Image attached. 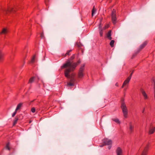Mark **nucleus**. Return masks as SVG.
Instances as JSON below:
<instances>
[{
    "label": "nucleus",
    "instance_id": "nucleus-24",
    "mask_svg": "<svg viewBox=\"0 0 155 155\" xmlns=\"http://www.w3.org/2000/svg\"><path fill=\"white\" fill-rule=\"evenodd\" d=\"M96 10L94 6L93 7V8L92 9V10L91 15H92V16H93L94 14L95 13V12H96Z\"/></svg>",
    "mask_w": 155,
    "mask_h": 155
},
{
    "label": "nucleus",
    "instance_id": "nucleus-40",
    "mask_svg": "<svg viewBox=\"0 0 155 155\" xmlns=\"http://www.w3.org/2000/svg\"><path fill=\"white\" fill-rule=\"evenodd\" d=\"M154 94H155V86H154Z\"/></svg>",
    "mask_w": 155,
    "mask_h": 155
},
{
    "label": "nucleus",
    "instance_id": "nucleus-35",
    "mask_svg": "<svg viewBox=\"0 0 155 155\" xmlns=\"http://www.w3.org/2000/svg\"><path fill=\"white\" fill-rule=\"evenodd\" d=\"M40 37L41 38H44V34L43 32H42L41 33Z\"/></svg>",
    "mask_w": 155,
    "mask_h": 155
},
{
    "label": "nucleus",
    "instance_id": "nucleus-43",
    "mask_svg": "<svg viewBox=\"0 0 155 155\" xmlns=\"http://www.w3.org/2000/svg\"><path fill=\"white\" fill-rule=\"evenodd\" d=\"M31 121H30V122H29V123H31Z\"/></svg>",
    "mask_w": 155,
    "mask_h": 155
},
{
    "label": "nucleus",
    "instance_id": "nucleus-30",
    "mask_svg": "<svg viewBox=\"0 0 155 155\" xmlns=\"http://www.w3.org/2000/svg\"><path fill=\"white\" fill-rule=\"evenodd\" d=\"M35 55H34L33 56L31 60V61H30L31 63H33L35 62Z\"/></svg>",
    "mask_w": 155,
    "mask_h": 155
},
{
    "label": "nucleus",
    "instance_id": "nucleus-29",
    "mask_svg": "<svg viewBox=\"0 0 155 155\" xmlns=\"http://www.w3.org/2000/svg\"><path fill=\"white\" fill-rule=\"evenodd\" d=\"M6 149L8 150H10V143L9 142L8 143L6 144Z\"/></svg>",
    "mask_w": 155,
    "mask_h": 155
},
{
    "label": "nucleus",
    "instance_id": "nucleus-6",
    "mask_svg": "<svg viewBox=\"0 0 155 155\" xmlns=\"http://www.w3.org/2000/svg\"><path fill=\"white\" fill-rule=\"evenodd\" d=\"M150 146V144L149 143L147 144L144 147L141 155H147L149 148Z\"/></svg>",
    "mask_w": 155,
    "mask_h": 155
},
{
    "label": "nucleus",
    "instance_id": "nucleus-21",
    "mask_svg": "<svg viewBox=\"0 0 155 155\" xmlns=\"http://www.w3.org/2000/svg\"><path fill=\"white\" fill-rule=\"evenodd\" d=\"M35 78L34 77H33L31 78L29 80L28 83H31L33 82L35 80Z\"/></svg>",
    "mask_w": 155,
    "mask_h": 155
},
{
    "label": "nucleus",
    "instance_id": "nucleus-41",
    "mask_svg": "<svg viewBox=\"0 0 155 155\" xmlns=\"http://www.w3.org/2000/svg\"><path fill=\"white\" fill-rule=\"evenodd\" d=\"M35 100H33V101H31V102H33L34 101H35Z\"/></svg>",
    "mask_w": 155,
    "mask_h": 155
},
{
    "label": "nucleus",
    "instance_id": "nucleus-39",
    "mask_svg": "<svg viewBox=\"0 0 155 155\" xmlns=\"http://www.w3.org/2000/svg\"><path fill=\"white\" fill-rule=\"evenodd\" d=\"M111 148V146H109V147H108V149H109V150H110V149Z\"/></svg>",
    "mask_w": 155,
    "mask_h": 155
},
{
    "label": "nucleus",
    "instance_id": "nucleus-12",
    "mask_svg": "<svg viewBox=\"0 0 155 155\" xmlns=\"http://www.w3.org/2000/svg\"><path fill=\"white\" fill-rule=\"evenodd\" d=\"M130 80V77H128L124 81L122 87L121 88H124V87L127 84H128Z\"/></svg>",
    "mask_w": 155,
    "mask_h": 155
},
{
    "label": "nucleus",
    "instance_id": "nucleus-27",
    "mask_svg": "<svg viewBox=\"0 0 155 155\" xmlns=\"http://www.w3.org/2000/svg\"><path fill=\"white\" fill-rule=\"evenodd\" d=\"M7 33V30L5 28H4L0 33L1 34H5Z\"/></svg>",
    "mask_w": 155,
    "mask_h": 155
},
{
    "label": "nucleus",
    "instance_id": "nucleus-34",
    "mask_svg": "<svg viewBox=\"0 0 155 155\" xmlns=\"http://www.w3.org/2000/svg\"><path fill=\"white\" fill-rule=\"evenodd\" d=\"M31 111L32 113H35V108L34 107H32L31 109Z\"/></svg>",
    "mask_w": 155,
    "mask_h": 155
},
{
    "label": "nucleus",
    "instance_id": "nucleus-26",
    "mask_svg": "<svg viewBox=\"0 0 155 155\" xmlns=\"http://www.w3.org/2000/svg\"><path fill=\"white\" fill-rule=\"evenodd\" d=\"M115 41L114 40H111L110 43V45L111 47H113L114 46V44Z\"/></svg>",
    "mask_w": 155,
    "mask_h": 155
},
{
    "label": "nucleus",
    "instance_id": "nucleus-37",
    "mask_svg": "<svg viewBox=\"0 0 155 155\" xmlns=\"http://www.w3.org/2000/svg\"><path fill=\"white\" fill-rule=\"evenodd\" d=\"M133 71L131 73L130 75V76L129 77H130V79L131 78V76L132 75V74H133Z\"/></svg>",
    "mask_w": 155,
    "mask_h": 155
},
{
    "label": "nucleus",
    "instance_id": "nucleus-1",
    "mask_svg": "<svg viewBox=\"0 0 155 155\" xmlns=\"http://www.w3.org/2000/svg\"><path fill=\"white\" fill-rule=\"evenodd\" d=\"M121 100L123 101L121 104V108L122 110L123 113L124 117L125 118H127V117L128 114L127 108L126 106L125 103L124 101V99H122Z\"/></svg>",
    "mask_w": 155,
    "mask_h": 155
},
{
    "label": "nucleus",
    "instance_id": "nucleus-22",
    "mask_svg": "<svg viewBox=\"0 0 155 155\" xmlns=\"http://www.w3.org/2000/svg\"><path fill=\"white\" fill-rule=\"evenodd\" d=\"M112 120L113 121L116 122V123L119 124L120 123V122L119 120L117 118H113L112 119Z\"/></svg>",
    "mask_w": 155,
    "mask_h": 155
},
{
    "label": "nucleus",
    "instance_id": "nucleus-18",
    "mask_svg": "<svg viewBox=\"0 0 155 155\" xmlns=\"http://www.w3.org/2000/svg\"><path fill=\"white\" fill-rule=\"evenodd\" d=\"M147 41L144 42L140 46V49H143L147 45Z\"/></svg>",
    "mask_w": 155,
    "mask_h": 155
},
{
    "label": "nucleus",
    "instance_id": "nucleus-16",
    "mask_svg": "<svg viewBox=\"0 0 155 155\" xmlns=\"http://www.w3.org/2000/svg\"><path fill=\"white\" fill-rule=\"evenodd\" d=\"M101 24H100L99 27V33L100 36L101 37H102L103 36V30L101 26Z\"/></svg>",
    "mask_w": 155,
    "mask_h": 155
},
{
    "label": "nucleus",
    "instance_id": "nucleus-38",
    "mask_svg": "<svg viewBox=\"0 0 155 155\" xmlns=\"http://www.w3.org/2000/svg\"><path fill=\"white\" fill-rule=\"evenodd\" d=\"M115 85H116V86H117V87L119 85H118V83H116Z\"/></svg>",
    "mask_w": 155,
    "mask_h": 155
},
{
    "label": "nucleus",
    "instance_id": "nucleus-8",
    "mask_svg": "<svg viewBox=\"0 0 155 155\" xmlns=\"http://www.w3.org/2000/svg\"><path fill=\"white\" fill-rule=\"evenodd\" d=\"M103 143L105 144V145H111L112 143V141L107 138H104L102 140Z\"/></svg>",
    "mask_w": 155,
    "mask_h": 155
},
{
    "label": "nucleus",
    "instance_id": "nucleus-9",
    "mask_svg": "<svg viewBox=\"0 0 155 155\" xmlns=\"http://www.w3.org/2000/svg\"><path fill=\"white\" fill-rule=\"evenodd\" d=\"M71 62L68 60L61 67V69H64L68 67H70L71 66Z\"/></svg>",
    "mask_w": 155,
    "mask_h": 155
},
{
    "label": "nucleus",
    "instance_id": "nucleus-10",
    "mask_svg": "<svg viewBox=\"0 0 155 155\" xmlns=\"http://www.w3.org/2000/svg\"><path fill=\"white\" fill-rule=\"evenodd\" d=\"M71 71L70 68L67 69L65 70L64 72V74L65 77L67 78H69L70 76L69 74Z\"/></svg>",
    "mask_w": 155,
    "mask_h": 155
},
{
    "label": "nucleus",
    "instance_id": "nucleus-36",
    "mask_svg": "<svg viewBox=\"0 0 155 155\" xmlns=\"http://www.w3.org/2000/svg\"><path fill=\"white\" fill-rule=\"evenodd\" d=\"M106 145H105V144L104 143H103V144L101 145H100V147H103V146H105Z\"/></svg>",
    "mask_w": 155,
    "mask_h": 155
},
{
    "label": "nucleus",
    "instance_id": "nucleus-5",
    "mask_svg": "<svg viewBox=\"0 0 155 155\" xmlns=\"http://www.w3.org/2000/svg\"><path fill=\"white\" fill-rule=\"evenodd\" d=\"M81 63V61L80 59L78 60L77 62L74 63L72 64L71 63V66H70L71 70L72 71H74L77 66L80 64Z\"/></svg>",
    "mask_w": 155,
    "mask_h": 155
},
{
    "label": "nucleus",
    "instance_id": "nucleus-2",
    "mask_svg": "<svg viewBox=\"0 0 155 155\" xmlns=\"http://www.w3.org/2000/svg\"><path fill=\"white\" fill-rule=\"evenodd\" d=\"M85 64H82L79 69L78 74V78H81L83 77L84 76L83 72L84 69Z\"/></svg>",
    "mask_w": 155,
    "mask_h": 155
},
{
    "label": "nucleus",
    "instance_id": "nucleus-25",
    "mask_svg": "<svg viewBox=\"0 0 155 155\" xmlns=\"http://www.w3.org/2000/svg\"><path fill=\"white\" fill-rule=\"evenodd\" d=\"M72 51V50H68L67 51L66 53L64 54V57H65L67 55H70V52L71 51Z\"/></svg>",
    "mask_w": 155,
    "mask_h": 155
},
{
    "label": "nucleus",
    "instance_id": "nucleus-28",
    "mask_svg": "<svg viewBox=\"0 0 155 155\" xmlns=\"http://www.w3.org/2000/svg\"><path fill=\"white\" fill-rule=\"evenodd\" d=\"M35 78V80L38 83L40 80L38 76H35L34 77Z\"/></svg>",
    "mask_w": 155,
    "mask_h": 155
},
{
    "label": "nucleus",
    "instance_id": "nucleus-33",
    "mask_svg": "<svg viewBox=\"0 0 155 155\" xmlns=\"http://www.w3.org/2000/svg\"><path fill=\"white\" fill-rule=\"evenodd\" d=\"M17 110H15V111L12 114V117H13L15 116V115H16V114L17 113Z\"/></svg>",
    "mask_w": 155,
    "mask_h": 155
},
{
    "label": "nucleus",
    "instance_id": "nucleus-42",
    "mask_svg": "<svg viewBox=\"0 0 155 155\" xmlns=\"http://www.w3.org/2000/svg\"><path fill=\"white\" fill-rule=\"evenodd\" d=\"M154 100H155V94H154Z\"/></svg>",
    "mask_w": 155,
    "mask_h": 155
},
{
    "label": "nucleus",
    "instance_id": "nucleus-7",
    "mask_svg": "<svg viewBox=\"0 0 155 155\" xmlns=\"http://www.w3.org/2000/svg\"><path fill=\"white\" fill-rule=\"evenodd\" d=\"M140 91L143 97L144 100H146L148 99V97L143 89L141 88L140 89Z\"/></svg>",
    "mask_w": 155,
    "mask_h": 155
},
{
    "label": "nucleus",
    "instance_id": "nucleus-11",
    "mask_svg": "<svg viewBox=\"0 0 155 155\" xmlns=\"http://www.w3.org/2000/svg\"><path fill=\"white\" fill-rule=\"evenodd\" d=\"M117 155H123V151L120 147H118L116 150Z\"/></svg>",
    "mask_w": 155,
    "mask_h": 155
},
{
    "label": "nucleus",
    "instance_id": "nucleus-23",
    "mask_svg": "<svg viewBox=\"0 0 155 155\" xmlns=\"http://www.w3.org/2000/svg\"><path fill=\"white\" fill-rule=\"evenodd\" d=\"M75 58V54H73L68 59V61H71L73 60Z\"/></svg>",
    "mask_w": 155,
    "mask_h": 155
},
{
    "label": "nucleus",
    "instance_id": "nucleus-13",
    "mask_svg": "<svg viewBox=\"0 0 155 155\" xmlns=\"http://www.w3.org/2000/svg\"><path fill=\"white\" fill-rule=\"evenodd\" d=\"M155 131V127L153 126H150L149 131V134H151L154 133Z\"/></svg>",
    "mask_w": 155,
    "mask_h": 155
},
{
    "label": "nucleus",
    "instance_id": "nucleus-15",
    "mask_svg": "<svg viewBox=\"0 0 155 155\" xmlns=\"http://www.w3.org/2000/svg\"><path fill=\"white\" fill-rule=\"evenodd\" d=\"M107 38L109 40H111L112 38L111 37V30H109L107 34Z\"/></svg>",
    "mask_w": 155,
    "mask_h": 155
},
{
    "label": "nucleus",
    "instance_id": "nucleus-32",
    "mask_svg": "<svg viewBox=\"0 0 155 155\" xmlns=\"http://www.w3.org/2000/svg\"><path fill=\"white\" fill-rule=\"evenodd\" d=\"M68 85L69 86H74V84L73 83L69 82L68 83Z\"/></svg>",
    "mask_w": 155,
    "mask_h": 155
},
{
    "label": "nucleus",
    "instance_id": "nucleus-4",
    "mask_svg": "<svg viewBox=\"0 0 155 155\" xmlns=\"http://www.w3.org/2000/svg\"><path fill=\"white\" fill-rule=\"evenodd\" d=\"M16 11V8H13L11 7H8L7 9L3 10V12L6 14H8L12 12H15Z\"/></svg>",
    "mask_w": 155,
    "mask_h": 155
},
{
    "label": "nucleus",
    "instance_id": "nucleus-14",
    "mask_svg": "<svg viewBox=\"0 0 155 155\" xmlns=\"http://www.w3.org/2000/svg\"><path fill=\"white\" fill-rule=\"evenodd\" d=\"M134 126L132 125L131 123L130 124L129 130V132L130 134L132 133L134 131Z\"/></svg>",
    "mask_w": 155,
    "mask_h": 155
},
{
    "label": "nucleus",
    "instance_id": "nucleus-17",
    "mask_svg": "<svg viewBox=\"0 0 155 155\" xmlns=\"http://www.w3.org/2000/svg\"><path fill=\"white\" fill-rule=\"evenodd\" d=\"M4 59V54L1 52H0V62H2Z\"/></svg>",
    "mask_w": 155,
    "mask_h": 155
},
{
    "label": "nucleus",
    "instance_id": "nucleus-19",
    "mask_svg": "<svg viewBox=\"0 0 155 155\" xmlns=\"http://www.w3.org/2000/svg\"><path fill=\"white\" fill-rule=\"evenodd\" d=\"M23 105V103H21L18 104L16 107V108L15 109L16 110H18L20 109L21 108V107Z\"/></svg>",
    "mask_w": 155,
    "mask_h": 155
},
{
    "label": "nucleus",
    "instance_id": "nucleus-20",
    "mask_svg": "<svg viewBox=\"0 0 155 155\" xmlns=\"http://www.w3.org/2000/svg\"><path fill=\"white\" fill-rule=\"evenodd\" d=\"M18 120V118L17 117V116H16L15 118V119L13 121V126H14L15 125V124H17Z\"/></svg>",
    "mask_w": 155,
    "mask_h": 155
},
{
    "label": "nucleus",
    "instance_id": "nucleus-3",
    "mask_svg": "<svg viewBox=\"0 0 155 155\" xmlns=\"http://www.w3.org/2000/svg\"><path fill=\"white\" fill-rule=\"evenodd\" d=\"M111 19L113 24H115L117 22V18H116V11L113 9L111 13Z\"/></svg>",
    "mask_w": 155,
    "mask_h": 155
},
{
    "label": "nucleus",
    "instance_id": "nucleus-31",
    "mask_svg": "<svg viewBox=\"0 0 155 155\" xmlns=\"http://www.w3.org/2000/svg\"><path fill=\"white\" fill-rule=\"evenodd\" d=\"M76 44L78 47H81L83 46L80 42H77Z\"/></svg>",
    "mask_w": 155,
    "mask_h": 155
}]
</instances>
